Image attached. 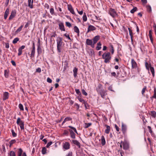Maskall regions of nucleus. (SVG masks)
<instances>
[{
  "label": "nucleus",
  "mask_w": 156,
  "mask_h": 156,
  "mask_svg": "<svg viewBox=\"0 0 156 156\" xmlns=\"http://www.w3.org/2000/svg\"><path fill=\"white\" fill-rule=\"evenodd\" d=\"M63 39L60 37H57L56 40L57 43V50L60 53L61 51L62 48L64 45V43L62 41Z\"/></svg>",
  "instance_id": "f257e3e1"
},
{
  "label": "nucleus",
  "mask_w": 156,
  "mask_h": 156,
  "mask_svg": "<svg viewBox=\"0 0 156 156\" xmlns=\"http://www.w3.org/2000/svg\"><path fill=\"white\" fill-rule=\"evenodd\" d=\"M110 52H105L102 55V58L104 60V62L108 63L111 59L112 57Z\"/></svg>",
  "instance_id": "f03ea898"
},
{
  "label": "nucleus",
  "mask_w": 156,
  "mask_h": 156,
  "mask_svg": "<svg viewBox=\"0 0 156 156\" xmlns=\"http://www.w3.org/2000/svg\"><path fill=\"white\" fill-rule=\"evenodd\" d=\"M145 66L146 69L148 71V73H149V71L150 68L153 77H154L155 76V72L154 68L151 66V64H149L147 62H146L145 63Z\"/></svg>",
  "instance_id": "7ed1b4c3"
},
{
  "label": "nucleus",
  "mask_w": 156,
  "mask_h": 156,
  "mask_svg": "<svg viewBox=\"0 0 156 156\" xmlns=\"http://www.w3.org/2000/svg\"><path fill=\"white\" fill-rule=\"evenodd\" d=\"M16 123L20 126L21 130L24 129V122L23 121L21 120L20 117L17 118Z\"/></svg>",
  "instance_id": "20e7f679"
},
{
  "label": "nucleus",
  "mask_w": 156,
  "mask_h": 156,
  "mask_svg": "<svg viewBox=\"0 0 156 156\" xmlns=\"http://www.w3.org/2000/svg\"><path fill=\"white\" fill-rule=\"evenodd\" d=\"M70 144L69 142H65L63 144V148L64 151L67 150L70 148Z\"/></svg>",
  "instance_id": "39448f33"
},
{
  "label": "nucleus",
  "mask_w": 156,
  "mask_h": 156,
  "mask_svg": "<svg viewBox=\"0 0 156 156\" xmlns=\"http://www.w3.org/2000/svg\"><path fill=\"white\" fill-rule=\"evenodd\" d=\"M123 148L124 150H127L129 148V144L126 141H124L123 142Z\"/></svg>",
  "instance_id": "423d86ee"
},
{
  "label": "nucleus",
  "mask_w": 156,
  "mask_h": 156,
  "mask_svg": "<svg viewBox=\"0 0 156 156\" xmlns=\"http://www.w3.org/2000/svg\"><path fill=\"white\" fill-rule=\"evenodd\" d=\"M108 13L113 17L118 16V14L115 10H109Z\"/></svg>",
  "instance_id": "0eeeda50"
},
{
  "label": "nucleus",
  "mask_w": 156,
  "mask_h": 156,
  "mask_svg": "<svg viewBox=\"0 0 156 156\" xmlns=\"http://www.w3.org/2000/svg\"><path fill=\"white\" fill-rule=\"evenodd\" d=\"M131 64L132 69H136L137 67V64L133 58L131 59Z\"/></svg>",
  "instance_id": "6e6552de"
},
{
  "label": "nucleus",
  "mask_w": 156,
  "mask_h": 156,
  "mask_svg": "<svg viewBox=\"0 0 156 156\" xmlns=\"http://www.w3.org/2000/svg\"><path fill=\"white\" fill-rule=\"evenodd\" d=\"M121 129L123 133L125 135L126 133L127 127L123 123L122 124Z\"/></svg>",
  "instance_id": "1a4fd4ad"
},
{
  "label": "nucleus",
  "mask_w": 156,
  "mask_h": 156,
  "mask_svg": "<svg viewBox=\"0 0 156 156\" xmlns=\"http://www.w3.org/2000/svg\"><path fill=\"white\" fill-rule=\"evenodd\" d=\"M98 93L100 94L101 97L103 98H104L105 96L107 94L106 91L104 89L102 90Z\"/></svg>",
  "instance_id": "9d476101"
},
{
  "label": "nucleus",
  "mask_w": 156,
  "mask_h": 156,
  "mask_svg": "<svg viewBox=\"0 0 156 156\" xmlns=\"http://www.w3.org/2000/svg\"><path fill=\"white\" fill-rule=\"evenodd\" d=\"M9 94L8 92H5L3 94V101L9 98Z\"/></svg>",
  "instance_id": "9b49d317"
},
{
  "label": "nucleus",
  "mask_w": 156,
  "mask_h": 156,
  "mask_svg": "<svg viewBox=\"0 0 156 156\" xmlns=\"http://www.w3.org/2000/svg\"><path fill=\"white\" fill-rule=\"evenodd\" d=\"M96 30V28L94 26L91 25H90L87 28V33H89L90 31H91L94 30Z\"/></svg>",
  "instance_id": "f8f14e48"
},
{
  "label": "nucleus",
  "mask_w": 156,
  "mask_h": 156,
  "mask_svg": "<svg viewBox=\"0 0 156 156\" xmlns=\"http://www.w3.org/2000/svg\"><path fill=\"white\" fill-rule=\"evenodd\" d=\"M25 46L24 45H22L21 47H20L18 49V56H20L22 55V50L23 49Z\"/></svg>",
  "instance_id": "ddd939ff"
},
{
  "label": "nucleus",
  "mask_w": 156,
  "mask_h": 156,
  "mask_svg": "<svg viewBox=\"0 0 156 156\" xmlns=\"http://www.w3.org/2000/svg\"><path fill=\"white\" fill-rule=\"evenodd\" d=\"M58 25L59 28L61 31H65V29L64 28V26L63 23L62 22L59 23Z\"/></svg>",
  "instance_id": "4468645a"
},
{
  "label": "nucleus",
  "mask_w": 156,
  "mask_h": 156,
  "mask_svg": "<svg viewBox=\"0 0 156 156\" xmlns=\"http://www.w3.org/2000/svg\"><path fill=\"white\" fill-rule=\"evenodd\" d=\"M16 11H12L11 13V14L10 15L9 18V20H12L13 18H14L16 16Z\"/></svg>",
  "instance_id": "2eb2a0df"
},
{
  "label": "nucleus",
  "mask_w": 156,
  "mask_h": 156,
  "mask_svg": "<svg viewBox=\"0 0 156 156\" xmlns=\"http://www.w3.org/2000/svg\"><path fill=\"white\" fill-rule=\"evenodd\" d=\"M100 36L99 35H97L94 37L93 39V41L94 44H96L98 41L100 39Z\"/></svg>",
  "instance_id": "dca6fc26"
},
{
  "label": "nucleus",
  "mask_w": 156,
  "mask_h": 156,
  "mask_svg": "<svg viewBox=\"0 0 156 156\" xmlns=\"http://www.w3.org/2000/svg\"><path fill=\"white\" fill-rule=\"evenodd\" d=\"M78 69L76 67H75L73 69V76L74 78H76L77 76Z\"/></svg>",
  "instance_id": "f3484780"
},
{
  "label": "nucleus",
  "mask_w": 156,
  "mask_h": 156,
  "mask_svg": "<svg viewBox=\"0 0 156 156\" xmlns=\"http://www.w3.org/2000/svg\"><path fill=\"white\" fill-rule=\"evenodd\" d=\"M102 90H103V89H102V85L100 83L99 84L97 87L96 88L97 92L98 93Z\"/></svg>",
  "instance_id": "a211bd4d"
},
{
  "label": "nucleus",
  "mask_w": 156,
  "mask_h": 156,
  "mask_svg": "<svg viewBox=\"0 0 156 156\" xmlns=\"http://www.w3.org/2000/svg\"><path fill=\"white\" fill-rule=\"evenodd\" d=\"M73 143L77 146L79 148L80 147V143L76 140H73L72 141Z\"/></svg>",
  "instance_id": "6ab92c4d"
},
{
  "label": "nucleus",
  "mask_w": 156,
  "mask_h": 156,
  "mask_svg": "<svg viewBox=\"0 0 156 156\" xmlns=\"http://www.w3.org/2000/svg\"><path fill=\"white\" fill-rule=\"evenodd\" d=\"M152 31L151 30H149L148 36L149 37L150 39V40L151 41V43L153 44V37H152Z\"/></svg>",
  "instance_id": "aec40b11"
},
{
  "label": "nucleus",
  "mask_w": 156,
  "mask_h": 156,
  "mask_svg": "<svg viewBox=\"0 0 156 156\" xmlns=\"http://www.w3.org/2000/svg\"><path fill=\"white\" fill-rule=\"evenodd\" d=\"M72 120V119L71 117H66L65 119L62 122V125H63L66 122V121H71Z\"/></svg>",
  "instance_id": "412c9836"
},
{
  "label": "nucleus",
  "mask_w": 156,
  "mask_h": 156,
  "mask_svg": "<svg viewBox=\"0 0 156 156\" xmlns=\"http://www.w3.org/2000/svg\"><path fill=\"white\" fill-rule=\"evenodd\" d=\"M105 126L106 127V129L105 130V132L106 134H108L110 130V127L107 125H105Z\"/></svg>",
  "instance_id": "4be33fe9"
},
{
  "label": "nucleus",
  "mask_w": 156,
  "mask_h": 156,
  "mask_svg": "<svg viewBox=\"0 0 156 156\" xmlns=\"http://www.w3.org/2000/svg\"><path fill=\"white\" fill-rule=\"evenodd\" d=\"M109 51L111 52L112 55H113L114 52V49L113 45L111 44L110 46Z\"/></svg>",
  "instance_id": "5701e85b"
},
{
  "label": "nucleus",
  "mask_w": 156,
  "mask_h": 156,
  "mask_svg": "<svg viewBox=\"0 0 156 156\" xmlns=\"http://www.w3.org/2000/svg\"><path fill=\"white\" fill-rule=\"evenodd\" d=\"M106 144L104 136H101V144L102 146L105 145Z\"/></svg>",
  "instance_id": "b1692460"
},
{
  "label": "nucleus",
  "mask_w": 156,
  "mask_h": 156,
  "mask_svg": "<svg viewBox=\"0 0 156 156\" xmlns=\"http://www.w3.org/2000/svg\"><path fill=\"white\" fill-rule=\"evenodd\" d=\"M74 31L77 33L78 36L79 35L80 31L78 28L76 26H75L74 28Z\"/></svg>",
  "instance_id": "393cba45"
},
{
  "label": "nucleus",
  "mask_w": 156,
  "mask_h": 156,
  "mask_svg": "<svg viewBox=\"0 0 156 156\" xmlns=\"http://www.w3.org/2000/svg\"><path fill=\"white\" fill-rule=\"evenodd\" d=\"M150 115L154 118H155L156 117V112L154 111H151Z\"/></svg>",
  "instance_id": "a878e982"
},
{
  "label": "nucleus",
  "mask_w": 156,
  "mask_h": 156,
  "mask_svg": "<svg viewBox=\"0 0 156 156\" xmlns=\"http://www.w3.org/2000/svg\"><path fill=\"white\" fill-rule=\"evenodd\" d=\"M86 44L89 45H91V44L93 43L92 40L87 39L86 41Z\"/></svg>",
  "instance_id": "bb28decb"
},
{
  "label": "nucleus",
  "mask_w": 156,
  "mask_h": 156,
  "mask_svg": "<svg viewBox=\"0 0 156 156\" xmlns=\"http://www.w3.org/2000/svg\"><path fill=\"white\" fill-rule=\"evenodd\" d=\"M28 6L30 9H32L33 8V3L32 2L31 0H28Z\"/></svg>",
  "instance_id": "cd10ccee"
},
{
  "label": "nucleus",
  "mask_w": 156,
  "mask_h": 156,
  "mask_svg": "<svg viewBox=\"0 0 156 156\" xmlns=\"http://www.w3.org/2000/svg\"><path fill=\"white\" fill-rule=\"evenodd\" d=\"M97 46L96 47V49L97 50H100L101 49V44L100 42H98L97 43Z\"/></svg>",
  "instance_id": "c85d7f7f"
},
{
  "label": "nucleus",
  "mask_w": 156,
  "mask_h": 156,
  "mask_svg": "<svg viewBox=\"0 0 156 156\" xmlns=\"http://www.w3.org/2000/svg\"><path fill=\"white\" fill-rule=\"evenodd\" d=\"M23 151L22 149L20 148L18 149V151H17V154L18 156H21L22 154L23 153Z\"/></svg>",
  "instance_id": "c756f323"
},
{
  "label": "nucleus",
  "mask_w": 156,
  "mask_h": 156,
  "mask_svg": "<svg viewBox=\"0 0 156 156\" xmlns=\"http://www.w3.org/2000/svg\"><path fill=\"white\" fill-rule=\"evenodd\" d=\"M77 98L80 102L82 103L83 104H84L85 102V100L81 98V96H78Z\"/></svg>",
  "instance_id": "7c9ffc66"
},
{
  "label": "nucleus",
  "mask_w": 156,
  "mask_h": 156,
  "mask_svg": "<svg viewBox=\"0 0 156 156\" xmlns=\"http://www.w3.org/2000/svg\"><path fill=\"white\" fill-rule=\"evenodd\" d=\"M91 125H92V123H84V127L85 128H87L89 126H90Z\"/></svg>",
  "instance_id": "2f4dec72"
},
{
  "label": "nucleus",
  "mask_w": 156,
  "mask_h": 156,
  "mask_svg": "<svg viewBox=\"0 0 156 156\" xmlns=\"http://www.w3.org/2000/svg\"><path fill=\"white\" fill-rule=\"evenodd\" d=\"M68 127L70 128L69 129H71L73 131H74L76 133L78 134V133L75 128L70 126H69Z\"/></svg>",
  "instance_id": "473e14b6"
},
{
  "label": "nucleus",
  "mask_w": 156,
  "mask_h": 156,
  "mask_svg": "<svg viewBox=\"0 0 156 156\" xmlns=\"http://www.w3.org/2000/svg\"><path fill=\"white\" fill-rule=\"evenodd\" d=\"M145 91H147V87L146 86H144L141 91L142 94L143 96H145L144 93Z\"/></svg>",
  "instance_id": "72a5a7b5"
},
{
  "label": "nucleus",
  "mask_w": 156,
  "mask_h": 156,
  "mask_svg": "<svg viewBox=\"0 0 156 156\" xmlns=\"http://www.w3.org/2000/svg\"><path fill=\"white\" fill-rule=\"evenodd\" d=\"M9 71L8 70H4V75L6 78H8L9 76Z\"/></svg>",
  "instance_id": "f704fd0d"
},
{
  "label": "nucleus",
  "mask_w": 156,
  "mask_h": 156,
  "mask_svg": "<svg viewBox=\"0 0 156 156\" xmlns=\"http://www.w3.org/2000/svg\"><path fill=\"white\" fill-rule=\"evenodd\" d=\"M9 10H6L5 12L4 16V18L5 19H6L7 17L9 14Z\"/></svg>",
  "instance_id": "c9c22d12"
},
{
  "label": "nucleus",
  "mask_w": 156,
  "mask_h": 156,
  "mask_svg": "<svg viewBox=\"0 0 156 156\" xmlns=\"http://www.w3.org/2000/svg\"><path fill=\"white\" fill-rule=\"evenodd\" d=\"M35 50H32L31 51V53L30 54V57H34L35 55Z\"/></svg>",
  "instance_id": "e433bc0d"
},
{
  "label": "nucleus",
  "mask_w": 156,
  "mask_h": 156,
  "mask_svg": "<svg viewBox=\"0 0 156 156\" xmlns=\"http://www.w3.org/2000/svg\"><path fill=\"white\" fill-rule=\"evenodd\" d=\"M84 104V105L86 109H89L90 108V106L87 102L85 101Z\"/></svg>",
  "instance_id": "4c0bfd02"
},
{
  "label": "nucleus",
  "mask_w": 156,
  "mask_h": 156,
  "mask_svg": "<svg viewBox=\"0 0 156 156\" xmlns=\"http://www.w3.org/2000/svg\"><path fill=\"white\" fill-rule=\"evenodd\" d=\"M42 153L43 154H45L46 153V149L45 147H44L42 148Z\"/></svg>",
  "instance_id": "58836bf2"
},
{
  "label": "nucleus",
  "mask_w": 156,
  "mask_h": 156,
  "mask_svg": "<svg viewBox=\"0 0 156 156\" xmlns=\"http://www.w3.org/2000/svg\"><path fill=\"white\" fill-rule=\"evenodd\" d=\"M37 53L38 54H41L42 52V50L40 46L37 47Z\"/></svg>",
  "instance_id": "ea45409f"
},
{
  "label": "nucleus",
  "mask_w": 156,
  "mask_h": 156,
  "mask_svg": "<svg viewBox=\"0 0 156 156\" xmlns=\"http://www.w3.org/2000/svg\"><path fill=\"white\" fill-rule=\"evenodd\" d=\"M19 39L18 37H16L14 39L13 41H12V43L14 44H15L16 43L19 41Z\"/></svg>",
  "instance_id": "a19ab883"
},
{
  "label": "nucleus",
  "mask_w": 156,
  "mask_h": 156,
  "mask_svg": "<svg viewBox=\"0 0 156 156\" xmlns=\"http://www.w3.org/2000/svg\"><path fill=\"white\" fill-rule=\"evenodd\" d=\"M11 132L12 136L13 137H15L17 136V134L15 132L14 130L13 129H11Z\"/></svg>",
  "instance_id": "79ce46f5"
},
{
  "label": "nucleus",
  "mask_w": 156,
  "mask_h": 156,
  "mask_svg": "<svg viewBox=\"0 0 156 156\" xmlns=\"http://www.w3.org/2000/svg\"><path fill=\"white\" fill-rule=\"evenodd\" d=\"M9 156H16L15 152L12 151H11L9 154Z\"/></svg>",
  "instance_id": "37998d69"
},
{
  "label": "nucleus",
  "mask_w": 156,
  "mask_h": 156,
  "mask_svg": "<svg viewBox=\"0 0 156 156\" xmlns=\"http://www.w3.org/2000/svg\"><path fill=\"white\" fill-rule=\"evenodd\" d=\"M23 25H21V26H20V27H19L16 30V33H17L18 32H20L22 28H23Z\"/></svg>",
  "instance_id": "c03bdc74"
},
{
  "label": "nucleus",
  "mask_w": 156,
  "mask_h": 156,
  "mask_svg": "<svg viewBox=\"0 0 156 156\" xmlns=\"http://www.w3.org/2000/svg\"><path fill=\"white\" fill-rule=\"evenodd\" d=\"M145 6L147 10H151V8L150 5H144Z\"/></svg>",
  "instance_id": "a18cd8bd"
},
{
  "label": "nucleus",
  "mask_w": 156,
  "mask_h": 156,
  "mask_svg": "<svg viewBox=\"0 0 156 156\" xmlns=\"http://www.w3.org/2000/svg\"><path fill=\"white\" fill-rule=\"evenodd\" d=\"M152 97L156 99V88L155 87L154 88V94Z\"/></svg>",
  "instance_id": "49530a36"
},
{
  "label": "nucleus",
  "mask_w": 156,
  "mask_h": 156,
  "mask_svg": "<svg viewBox=\"0 0 156 156\" xmlns=\"http://www.w3.org/2000/svg\"><path fill=\"white\" fill-rule=\"evenodd\" d=\"M19 108L21 111H23L24 108L23 105L21 104H20L19 105Z\"/></svg>",
  "instance_id": "de8ad7c7"
},
{
  "label": "nucleus",
  "mask_w": 156,
  "mask_h": 156,
  "mask_svg": "<svg viewBox=\"0 0 156 156\" xmlns=\"http://www.w3.org/2000/svg\"><path fill=\"white\" fill-rule=\"evenodd\" d=\"M142 119L144 124H145L147 122V121L145 119L144 117V116H142Z\"/></svg>",
  "instance_id": "09e8293b"
},
{
  "label": "nucleus",
  "mask_w": 156,
  "mask_h": 156,
  "mask_svg": "<svg viewBox=\"0 0 156 156\" xmlns=\"http://www.w3.org/2000/svg\"><path fill=\"white\" fill-rule=\"evenodd\" d=\"M75 91L76 93L79 95H81V93L79 90V89H75Z\"/></svg>",
  "instance_id": "8fccbe9b"
},
{
  "label": "nucleus",
  "mask_w": 156,
  "mask_h": 156,
  "mask_svg": "<svg viewBox=\"0 0 156 156\" xmlns=\"http://www.w3.org/2000/svg\"><path fill=\"white\" fill-rule=\"evenodd\" d=\"M128 29L129 31V34L130 36H133V34L132 33V30L130 28H128Z\"/></svg>",
  "instance_id": "3c124183"
},
{
  "label": "nucleus",
  "mask_w": 156,
  "mask_h": 156,
  "mask_svg": "<svg viewBox=\"0 0 156 156\" xmlns=\"http://www.w3.org/2000/svg\"><path fill=\"white\" fill-rule=\"evenodd\" d=\"M70 134L71 137L73 139L75 138H76L75 135V134L74 132H73L71 133H70Z\"/></svg>",
  "instance_id": "603ef678"
},
{
  "label": "nucleus",
  "mask_w": 156,
  "mask_h": 156,
  "mask_svg": "<svg viewBox=\"0 0 156 156\" xmlns=\"http://www.w3.org/2000/svg\"><path fill=\"white\" fill-rule=\"evenodd\" d=\"M141 1L143 5H145L147 3V0H141Z\"/></svg>",
  "instance_id": "864d4df0"
},
{
  "label": "nucleus",
  "mask_w": 156,
  "mask_h": 156,
  "mask_svg": "<svg viewBox=\"0 0 156 156\" xmlns=\"http://www.w3.org/2000/svg\"><path fill=\"white\" fill-rule=\"evenodd\" d=\"M83 20L84 22H85L87 20V17L85 13L83 17Z\"/></svg>",
  "instance_id": "5fc2aeb1"
},
{
  "label": "nucleus",
  "mask_w": 156,
  "mask_h": 156,
  "mask_svg": "<svg viewBox=\"0 0 156 156\" xmlns=\"http://www.w3.org/2000/svg\"><path fill=\"white\" fill-rule=\"evenodd\" d=\"M66 26L70 27H71V24L69 22H66Z\"/></svg>",
  "instance_id": "6e6d98bb"
},
{
  "label": "nucleus",
  "mask_w": 156,
  "mask_h": 156,
  "mask_svg": "<svg viewBox=\"0 0 156 156\" xmlns=\"http://www.w3.org/2000/svg\"><path fill=\"white\" fill-rule=\"evenodd\" d=\"M16 142V141L15 139L11 140L9 142V143H11L12 145L15 144Z\"/></svg>",
  "instance_id": "4d7b16f0"
},
{
  "label": "nucleus",
  "mask_w": 156,
  "mask_h": 156,
  "mask_svg": "<svg viewBox=\"0 0 156 156\" xmlns=\"http://www.w3.org/2000/svg\"><path fill=\"white\" fill-rule=\"evenodd\" d=\"M69 134V132L66 130H64L63 131V134L68 135Z\"/></svg>",
  "instance_id": "13d9d810"
},
{
  "label": "nucleus",
  "mask_w": 156,
  "mask_h": 156,
  "mask_svg": "<svg viewBox=\"0 0 156 156\" xmlns=\"http://www.w3.org/2000/svg\"><path fill=\"white\" fill-rule=\"evenodd\" d=\"M82 93L83 95H84L85 96H87V93L85 91L84 89H83L82 90Z\"/></svg>",
  "instance_id": "bf43d9fd"
},
{
  "label": "nucleus",
  "mask_w": 156,
  "mask_h": 156,
  "mask_svg": "<svg viewBox=\"0 0 156 156\" xmlns=\"http://www.w3.org/2000/svg\"><path fill=\"white\" fill-rule=\"evenodd\" d=\"M67 7L68 10H73L72 5H67Z\"/></svg>",
  "instance_id": "052dcab7"
},
{
  "label": "nucleus",
  "mask_w": 156,
  "mask_h": 156,
  "mask_svg": "<svg viewBox=\"0 0 156 156\" xmlns=\"http://www.w3.org/2000/svg\"><path fill=\"white\" fill-rule=\"evenodd\" d=\"M41 72V69L40 68H38L37 69H36V72H37L38 73H40Z\"/></svg>",
  "instance_id": "680f3d73"
},
{
  "label": "nucleus",
  "mask_w": 156,
  "mask_h": 156,
  "mask_svg": "<svg viewBox=\"0 0 156 156\" xmlns=\"http://www.w3.org/2000/svg\"><path fill=\"white\" fill-rule=\"evenodd\" d=\"M52 144V142L50 141L46 145V147L47 148H48Z\"/></svg>",
  "instance_id": "e2e57ef3"
},
{
  "label": "nucleus",
  "mask_w": 156,
  "mask_h": 156,
  "mask_svg": "<svg viewBox=\"0 0 156 156\" xmlns=\"http://www.w3.org/2000/svg\"><path fill=\"white\" fill-rule=\"evenodd\" d=\"M64 36H65L66 37L68 38L69 40H71V39L69 37V34H64Z\"/></svg>",
  "instance_id": "0e129e2a"
},
{
  "label": "nucleus",
  "mask_w": 156,
  "mask_h": 156,
  "mask_svg": "<svg viewBox=\"0 0 156 156\" xmlns=\"http://www.w3.org/2000/svg\"><path fill=\"white\" fill-rule=\"evenodd\" d=\"M47 81L49 83H51L52 82V80L49 77H48L47 79Z\"/></svg>",
  "instance_id": "69168bd1"
},
{
  "label": "nucleus",
  "mask_w": 156,
  "mask_h": 156,
  "mask_svg": "<svg viewBox=\"0 0 156 156\" xmlns=\"http://www.w3.org/2000/svg\"><path fill=\"white\" fill-rule=\"evenodd\" d=\"M115 127L116 129V130L119 132V127L116 124L115 125Z\"/></svg>",
  "instance_id": "338daca9"
},
{
  "label": "nucleus",
  "mask_w": 156,
  "mask_h": 156,
  "mask_svg": "<svg viewBox=\"0 0 156 156\" xmlns=\"http://www.w3.org/2000/svg\"><path fill=\"white\" fill-rule=\"evenodd\" d=\"M66 156H72V153L71 151H69Z\"/></svg>",
  "instance_id": "774afa93"
}]
</instances>
